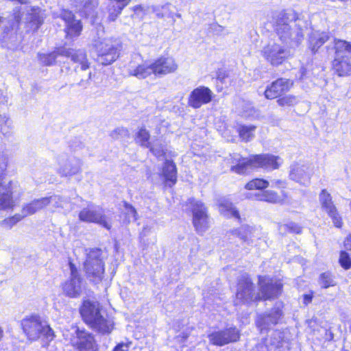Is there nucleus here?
<instances>
[{
	"instance_id": "nucleus-42",
	"label": "nucleus",
	"mask_w": 351,
	"mask_h": 351,
	"mask_svg": "<svg viewBox=\"0 0 351 351\" xmlns=\"http://www.w3.org/2000/svg\"><path fill=\"white\" fill-rule=\"evenodd\" d=\"M193 223L196 231L199 234H202L209 228V217L207 216L198 219L196 218V219H193Z\"/></svg>"
},
{
	"instance_id": "nucleus-63",
	"label": "nucleus",
	"mask_w": 351,
	"mask_h": 351,
	"mask_svg": "<svg viewBox=\"0 0 351 351\" xmlns=\"http://www.w3.org/2000/svg\"><path fill=\"white\" fill-rule=\"evenodd\" d=\"M162 12L166 14L165 17L172 19L173 22H175V19H173L174 14L169 9V10H162Z\"/></svg>"
},
{
	"instance_id": "nucleus-58",
	"label": "nucleus",
	"mask_w": 351,
	"mask_h": 351,
	"mask_svg": "<svg viewBox=\"0 0 351 351\" xmlns=\"http://www.w3.org/2000/svg\"><path fill=\"white\" fill-rule=\"evenodd\" d=\"M113 351H128V346L125 343H119L115 346Z\"/></svg>"
},
{
	"instance_id": "nucleus-40",
	"label": "nucleus",
	"mask_w": 351,
	"mask_h": 351,
	"mask_svg": "<svg viewBox=\"0 0 351 351\" xmlns=\"http://www.w3.org/2000/svg\"><path fill=\"white\" fill-rule=\"evenodd\" d=\"M150 134L149 132L144 128H141L136 133L135 141L136 143L141 146L148 148L150 147L151 143L149 140Z\"/></svg>"
},
{
	"instance_id": "nucleus-44",
	"label": "nucleus",
	"mask_w": 351,
	"mask_h": 351,
	"mask_svg": "<svg viewBox=\"0 0 351 351\" xmlns=\"http://www.w3.org/2000/svg\"><path fill=\"white\" fill-rule=\"evenodd\" d=\"M148 148L149 149V151L158 158L164 156L167 151L166 145L159 142L155 143L153 145L151 144L150 147Z\"/></svg>"
},
{
	"instance_id": "nucleus-38",
	"label": "nucleus",
	"mask_w": 351,
	"mask_h": 351,
	"mask_svg": "<svg viewBox=\"0 0 351 351\" xmlns=\"http://www.w3.org/2000/svg\"><path fill=\"white\" fill-rule=\"evenodd\" d=\"M254 199L258 201H264L272 204H277L281 201L280 197L275 191L267 190L262 193H256L253 195Z\"/></svg>"
},
{
	"instance_id": "nucleus-34",
	"label": "nucleus",
	"mask_w": 351,
	"mask_h": 351,
	"mask_svg": "<svg viewBox=\"0 0 351 351\" xmlns=\"http://www.w3.org/2000/svg\"><path fill=\"white\" fill-rule=\"evenodd\" d=\"M329 38L328 35L325 32H313L309 37V48L314 53L323 45Z\"/></svg>"
},
{
	"instance_id": "nucleus-9",
	"label": "nucleus",
	"mask_w": 351,
	"mask_h": 351,
	"mask_svg": "<svg viewBox=\"0 0 351 351\" xmlns=\"http://www.w3.org/2000/svg\"><path fill=\"white\" fill-rule=\"evenodd\" d=\"M260 294L255 293V287L249 277L246 274L242 275L237 285L235 304H248L260 300Z\"/></svg>"
},
{
	"instance_id": "nucleus-60",
	"label": "nucleus",
	"mask_w": 351,
	"mask_h": 351,
	"mask_svg": "<svg viewBox=\"0 0 351 351\" xmlns=\"http://www.w3.org/2000/svg\"><path fill=\"white\" fill-rule=\"evenodd\" d=\"M344 246L348 250L351 251V234L348 236L344 241Z\"/></svg>"
},
{
	"instance_id": "nucleus-17",
	"label": "nucleus",
	"mask_w": 351,
	"mask_h": 351,
	"mask_svg": "<svg viewBox=\"0 0 351 351\" xmlns=\"http://www.w3.org/2000/svg\"><path fill=\"white\" fill-rule=\"evenodd\" d=\"M260 300H271L277 298L282 291L280 282L269 278H260Z\"/></svg>"
},
{
	"instance_id": "nucleus-28",
	"label": "nucleus",
	"mask_w": 351,
	"mask_h": 351,
	"mask_svg": "<svg viewBox=\"0 0 351 351\" xmlns=\"http://www.w3.org/2000/svg\"><path fill=\"white\" fill-rule=\"evenodd\" d=\"M351 58H334L332 68L340 77L348 76L351 74Z\"/></svg>"
},
{
	"instance_id": "nucleus-30",
	"label": "nucleus",
	"mask_w": 351,
	"mask_h": 351,
	"mask_svg": "<svg viewBox=\"0 0 351 351\" xmlns=\"http://www.w3.org/2000/svg\"><path fill=\"white\" fill-rule=\"evenodd\" d=\"M62 50H64V47L57 48L49 53H40L38 55L39 60L46 66H52L58 62H61L60 58L64 57Z\"/></svg>"
},
{
	"instance_id": "nucleus-43",
	"label": "nucleus",
	"mask_w": 351,
	"mask_h": 351,
	"mask_svg": "<svg viewBox=\"0 0 351 351\" xmlns=\"http://www.w3.org/2000/svg\"><path fill=\"white\" fill-rule=\"evenodd\" d=\"M332 275L329 272L322 273L319 276V285L322 288L327 289L335 285Z\"/></svg>"
},
{
	"instance_id": "nucleus-32",
	"label": "nucleus",
	"mask_w": 351,
	"mask_h": 351,
	"mask_svg": "<svg viewBox=\"0 0 351 351\" xmlns=\"http://www.w3.org/2000/svg\"><path fill=\"white\" fill-rule=\"evenodd\" d=\"M39 8H28L27 10V14H22L21 16L17 14L15 16V19L17 22H20L23 20H25L27 23H32L33 25H36V27H38L43 23L39 14H38Z\"/></svg>"
},
{
	"instance_id": "nucleus-53",
	"label": "nucleus",
	"mask_w": 351,
	"mask_h": 351,
	"mask_svg": "<svg viewBox=\"0 0 351 351\" xmlns=\"http://www.w3.org/2000/svg\"><path fill=\"white\" fill-rule=\"evenodd\" d=\"M92 77V73L89 71L88 73L87 79H82L77 85L80 87L87 88L90 85V80Z\"/></svg>"
},
{
	"instance_id": "nucleus-4",
	"label": "nucleus",
	"mask_w": 351,
	"mask_h": 351,
	"mask_svg": "<svg viewBox=\"0 0 351 351\" xmlns=\"http://www.w3.org/2000/svg\"><path fill=\"white\" fill-rule=\"evenodd\" d=\"M101 256L102 251L100 249H90L86 254V258L84 263L87 279L95 284L101 282L104 278V263Z\"/></svg>"
},
{
	"instance_id": "nucleus-15",
	"label": "nucleus",
	"mask_w": 351,
	"mask_h": 351,
	"mask_svg": "<svg viewBox=\"0 0 351 351\" xmlns=\"http://www.w3.org/2000/svg\"><path fill=\"white\" fill-rule=\"evenodd\" d=\"M319 199L322 209L332 219L334 225L337 228L341 227V217L333 203L330 194L326 189H323L319 194Z\"/></svg>"
},
{
	"instance_id": "nucleus-46",
	"label": "nucleus",
	"mask_w": 351,
	"mask_h": 351,
	"mask_svg": "<svg viewBox=\"0 0 351 351\" xmlns=\"http://www.w3.org/2000/svg\"><path fill=\"white\" fill-rule=\"evenodd\" d=\"M125 208V215L126 221L130 223L131 221H135L137 219V213L136 209L128 203H124Z\"/></svg>"
},
{
	"instance_id": "nucleus-27",
	"label": "nucleus",
	"mask_w": 351,
	"mask_h": 351,
	"mask_svg": "<svg viewBox=\"0 0 351 351\" xmlns=\"http://www.w3.org/2000/svg\"><path fill=\"white\" fill-rule=\"evenodd\" d=\"M162 175L165 179L167 184L170 187L177 182V169L172 160H166L162 167Z\"/></svg>"
},
{
	"instance_id": "nucleus-1",
	"label": "nucleus",
	"mask_w": 351,
	"mask_h": 351,
	"mask_svg": "<svg viewBox=\"0 0 351 351\" xmlns=\"http://www.w3.org/2000/svg\"><path fill=\"white\" fill-rule=\"evenodd\" d=\"M298 14L293 10L281 12L276 16L275 30L280 40L288 47L298 46L303 38Z\"/></svg>"
},
{
	"instance_id": "nucleus-49",
	"label": "nucleus",
	"mask_w": 351,
	"mask_h": 351,
	"mask_svg": "<svg viewBox=\"0 0 351 351\" xmlns=\"http://www.w3.org/2000/svg\"><path fill=\"white\" fill-rule=\"evenodd\" d=\"M339 262L340 265L345 269H348L351 267V258L349 254L346 251L341 252Z\"/></svg>"
},
{
	"instance_id": "nucleus-36",
	"label": "nucleus",
	"mask_w": 351,
	"mask_h": 351,
	"mask_svg": "<svg viewBox=\"0 0 351 351\" xmlns=\"http://www.w3.org/2000/svg\"><path fill=\"white\" fill-rule=\"evenodd\" d=\"M284 342V336L278 330L273 331L269 337L265 340L266 346L270 350L282 347Z\"/></svg>"
},
{
	"instance_id": "nucleus-29",
	"label": "nucleus",
	"mask_w": 351,
	"mask_h": 351,
	"mask_svg": "<svg viewBox=\"0 0 351 351\" xmlns=\"http://www.w3.org/2000/svg\"><path fill=\"white\" fill-rule=\"evenodd\" d=\"M306 169L305 166L295 165L291 168L290 178L303 185H308L310 183V176Z\"/></svg>"
},
{
	"instance_id": "nucleus-14",
	"label": "nucleus",
	"mask_w": 351,
	"mask_h": 351,
	"mask_svg": "<svg viewBox=\"0 0 351 351\" xmlns=\"http://www.w3.org/2000/svg\"><path fill=\"white\" fill-rule=\"evenodd\" d=\"M59 17L64 22V32L68 38L78 37L82 31L83 25L80 20L77 19L73 13L68 10H62Z\"/></svg>"
},
{
	"instance_id": "nucleus-11",
	"label": "nucleus",
	"mask_w": 351,
	"mask_h": 351,
	"mask_svg": "<svg viewBox=\"0 0 351 351\" xmlns=\"http://www.w3.org/2000/svg\"><path fill=\"white\" fill-rule=\"evenodd\" d=\"M130 76H134L139 80L145 79L153 74L152 63L144 62L140 54H134L127 66Z\"/></svg>"
},
{
	"instance_id": "nucleus-55",
	"label": "nucleus",
	"mask_w": 351,
	"mask_h": 351,
	"mask_svg": "<svg viewBox=\"0 0 351 351\" xmlns=\"http://www.w3.org/2000/svg\"><path fill=\"white\" fill-rule=\"evenodd\" d=\"M289 232H294L296 234H300L302 232V228L297 223L293 222H290L288 223Z\"/></svg>"
},
{
	"instance_id": "nucleus-22",
	"label": "nucleus",
	"mask_w": 351,
	"mask_h": 351,
	"mask_svg": "<svg viewBox=\"0 0 351 351\" xmlns=\"http://www.w3.org/2000/svg\"><path fill=\"white\" fill-rule=\"evenodd\" d=\"M280 158L271 154H258L252 156L251 169L254 168H265L270 169H278L280 163Z\"/></svg>"
},
{
	"instance_id": "nucleus-45",
	"label": "nucleus",
	"mask_w": 351,
	"mask_h": 351,
	"mask_svg": "<svg viewBox=\"0 0 351 351\" xmlns=\"http://www.w3.org/2000/svg\"><path fill=\"white\" fill-rule=\"evenodd\" d=\"M23 218H24V217H23V215H22L21 213H19V214H16V215H14L12 217H9V218L5 219L4 220L0 221V226H1L2 227H3L5 228L10 229L17 222H19V221H21Z\"/></svg>"
},
{
	"instance_id": "nucleus-16",
	"label": "nucleus",
	"mask_w": 351,
	"mask_h": 351,
	"mask_svg": "<svg viewBox=\"0 0 351 351\" xmlns=\"http://www.w3.org/2000/svg\"><path fill=\"white\" fill-rule=\"evenodd\" d=\"M153 74L156 77H163L175 73L178 65L172 57H160L152 63Z\"/></svg>"
},
{
	"instance_id": "nucleus-50",
	"label": "nucleus",
	"mask_w": 351,
	"mask_h": 351,
	"mask_svg": "<svg viewBox=\"0 0 351 351\" xmlns=\"http://www.w3.org/2000/svg\"><path fill=\"white\" fill-rule=\"evenodd\" d=\"M98 5L97 0H88L84 4V12L87 15H90Z\"/></svg>"
},
{
	"instance_id": "nucleus-20",
	"label": "nucleus",
	"mask_w": 351,
	"mask_h": 351,
	"mask_svg": "<svg viewBox=\"0 0 351 351\" xmlns=\"http://www.w3.org/2000/svg\"><path fill=\"white\" fill-rule=\"evenodd\" d=\"M212 97L213 93L208 88L199 86L191 93L189 98V105L193 108H199L202 105L209 103Z\"/></svg>"
},
{
	"instance_id": "nucleus-7",
	"label": "nucleus",
	"mask_w": 351,
	"mask_h": 351,
	"mask_svg": "<svg viewBox=\"0 0 351 351\" xmlns=\"http://www.w3.org/2000/svg\"><path fill=\"white\" fill-rule=\"evenodd\" d=\"M57 173L62 177H71L82 171V161L66 153H60L56 156Z\"/></svg>"
},
{
	"instance_id": "nucleus-59",
	"label": "nucleus",
	"mask_w": 351,
	"mask_h": 351,
	"mask_svg": "<svg viewBox=\"0 0 351 351\" xmlns=\"http://www.w3.org/2000/svg\"><path fill=\"white\" fill-rule=\"evenodd\" d=\"M278 231L280 234H285L289 232L288 223L287 224H279Z\"/></svg>"
},
{
	"instance_id": "nucleus-25",
	"label": "nucleus",
	"mask_w": 351,
	"mask_h": 351,
	"mask_svg": "<svg viewBox=\"0 0 351 351\" xmlns=\"http://www.w3.org/2000/svg\"><path fill=\"white\" fill-rule=\"evenodd\" d=\"M233 235H236L240 238L243 242L250 244L252 243L255 238L259 236V230L254 227L247 225L242 226L238 229L231 231Z\"/></svg>"
},
{
	"instance_id": "nucleus-33",
	"label": "nucleus",
	"mask_w": 351,
	"mask_h": 351,
	"mask_svg": "<svg viewBox=\"0 0 351 351\" xmlns=\"http://www.w3.org/2000/svg\"><path fill=\"white\" fill-rule=\"evenodd\" d=\"M46 206H50L52 209L62 208L69 210L70 201L67 198H63L58 195H53L49 197H45Z\"/></svg>"
},
{
	"instance_id": "nucleus-8",
	"label": "nucleus",
	"mask_w": 351,
	"mask_h": 351,
	"mask_svg": "<svg viewBox=\"0 0 351 351\" xmlns=\"http://www.w3.org/2000/svg\"><path fill=\"white\" fill-rule=\"evenodd\" d=\"M6 168L7 160L2 157L0 158V210H3L12 208L14 205L12 182L4 177Z\"/></svg>"
},
{
	"instance_id": "nucleus-64",
	"label": "nucleus",
	"mask_w": 351,
	"mask_h": 351,
	"mask_svg": "<svg viewBox=\"0 0 351 351\" xmlns=\"http://www.w3.org/2000/svg\"><path fill=\"white\" fill-rule=\"evenodd\" d=\"M313 296L311 295L306 294L304 295V304L306 305L311 302Z\"/></svg>"
},
{
	"instance_id": "nucleus-26",
	"label": "nucleus",
	"mask_w": 351,
	"mask_h": 351,
	"mask_svg": "<svg viewBox=\"0 0 351 351\" xmlns=\"http://www.w3.org/2000/svg\"><path fill=\"white\" fill-rule=\"evenodd\" d=\"M334 58H351V43L340 39H335L333 47Z\"/></svg>"
},
{
	"instance_id": "nucleus-52",
	"label": "nucleus",
	"mask_w": 351,
	"mask_h": 351,
	"mask_svg": "<svg viewBox=\"0 0 351 351\" xmlns=\"http://www.w3.org/2000/svg\"><path fill=\"white\" fill-rule=\"evenodd\" d=\"M224 31V27L217 23H212L209 25L208 32L213 34L221 35Z\"/></svg>"
},
{
	"instance_id": "nucleus-48",
	"label": "nucleus",
	"mask_w": 351,
	"mask_h": 351,
	"mask_svg": "<svg viewBox=\"0 0 351 351\" xmlns=\"http://www.w3.org/2000/svg\"><path fill=\"white\" fill-rule=\"evenodd\" d=\"M277 103L279 106H293L298 103V99L293 95H285L282 97H280L277 100Z\"/></svg>"
},
{
	"instance_id": "nucleus-51",
	"label": "nucleus",
	"mask_w": 351,
	"mask_h": 351,
	"mask_svg": "<svg viewBox=\"0 0 351 351\" xmlns=\"http://www.w3.org/2000/svg\"><path fill=\"white\" fill-rule=\"evenodd\" d=\"M162 10H169V4L167 3L163 5L154 6L152 8L153 12L156 14V16L160 19L164 18L166 14L162 12Z\"/></svg>"
},
{
	"instance_id": "nucleus-57",
	"label": "nucleus",
	"mask_w": 351,
	"mask_h": 351,
	"mask_svg": "<svg viewBox=\"0 0 351 351\" xmlns=\"http://www.w3.org/2000/svg\"><path fill=\"white\" fill-rule=\"evenodd\" d=\"M131 0H114L117 5H119V10H123Z\"/></svg>"
},
{
	"instance_id": "nucleus-41",
	"label": "nucleus",
	"mask_w": 351,
	"mask_h": 351,
	"mask_svg": "<svg viewBox=\"0 0 351 351\" xmlns=\"http://www.w3.org/2000/svg\"><path fill=\"white\" fill-rule=\"evenodd\" d=\"M269 182L264 179L256 178L245 184V188L247 190H262L267 188Z\"/></svg>"
},
{
	"instance_id": "nucleus-56",
	"label": "nucleus",
	"mask_w": 351,
	"mask_h": 351,
	"mask_svg": "<svg viewBox=\"0 0 351 351\" xmlns=\"http://www.w3.org/2000/svg\"><path fill=\"white\" fill-rule=\"evenodd\" d=\"M228 78V76L226 75L225 72L222 71H219L217 73V80L219 81L221 84H227L226 79Z\"/></svg>"
},
{
	"instance_id": "nucleus-31",
	"label": "nucleus",
	"mask_w": 351,
	"mask_h": 351,
	"mask_svg": "<svg viewBox=\"0 0 351 351\" xmlns=\"http://www.w3.org/2000/svg\"><path fill=\"white\" fill-rule=\"evenodd\" d=\"M46 202L47 200H45V197L36 199L30 203L25 204L22 208L21 213L24 217L32 215L47 207Z\"/></svg>"
},
{
	"instance_id": "nucleus-35",
	"label": "nucleus",
	"mask_w": 351,
	"mask_h": 351,
	"mask_svg": "<svg viewBox=\"0 0 351 351\" xmlns=\"http://www.w3.org/2000/svg\"><path fill=\"white\" fill-rule=\"evenodd\" d=\"M189 204L191 206L193 219H196V217L198 219L208 216L207 208L201 201L193 198L189 199Z\"/></svg>"
},
{
	"instance_id": "nucleus-6",
	"label": "nucleus",
	"mask_w": 351,
	"mask_h": 351,
	"mask_svg": "<svg viewBox=\"0 0 351 351\" xmlns=\"http://www.w3.org/2000/svg\"><path fill=\"white\" fill-rule=\"evenodd\" d=\"M94 47L97 53V61L103 65L111 64L119 56V44L111 39L95 40Z\"/></svg>"
},
{
	"instance_id": "nucleus-10",
	"label": "nucleus",
	"mask_w": 351,
	"mask_h": 351,
	"mask_svg": "<svg viewBox=\"0 0 351 351\" xmlns=\"http://www.w3.org/2000/svg\"><path fill=\"white\" fill-rule=\"evenodd\" d=\"M73 330L70 343L73 347L78 351H97V345L92 334L77 327H73Z\"/></svg>"
},
{
	"instance_id": "nucleus-47",
	"label": "nucleus",
	"mask_w": 351,
	"mask_h": 351,
	"mask_svg": "<svg viewBox=\"0 0 351 351\" xmlns=\"http://www.w3.org/2000/svg\"><path fill=\"white\" fill-rule=\"evenodd\" d=\"M110 136L114 140L128 138L130 136L128 130L123 127L117 128L111 131Z\"/></svg>"
},
{
	"instance_id": "nucleus-23",
	"label": "nucleus",
	"mask_w": 351,
	"mask_h": 351,
	"mask_svg": "<svg viewBox=\"0 0 351 351\" xmlns=\"http://www.w3.org/2000/svg\"><path fill=\"white\" fill-rule=\"evenodd\" d=\"M291 84L289 80L279 78L267 87L264 93L265 97L268 99L277 98L288 91Z\"/></svg>"
},
{
	"instance_id": "nucleus-24",
	"label": "nucleus",
	"mask_w": 351,
	"mask_h": 351,
	"mask_svg": "<svg viewBox=\"0 0 351 351\" xmlns=\"http://www.w3.org/2000/svg\"><path fill=\"white\" fill-rule=\"evenodd\" d=\"M230 163L232 164L230 170L238 174L246 173L251 169L252 156L249 158H243L239 154L230 155Z\"/></svg>"
},
{
	"instance_id": "nucleus-21",
	"label": "nucleus",
	"mask_w": 351,
	"mask_h": 351,
	"mask_svg": "<svg viewBox=\"0 0 351 351\" xmlns=\"http://www.w3.org/2000/svg\"><path fill=\"white\" fill-rule=\"evenodd\" d=\"M282 316V311L280 307H274L268 312L258 315L256 324L261 332L278 324Z\"/></svg>"
},
{
	"instance_id": "nucleus-54",
	"label": "nucleus",
	"mask_w": 351,
	"mask_h": 351,
	"mask_svg": "<svg viewBox=\"0 0 351 351\" xmlns=\"http://www.w3.org/2000/svg\"><path fill=\"white\" fill-rule=\"evenodd\" d=\"M114 12L110 13L108 19L111 21H115L117 16L121 14L122 10H119V5H113Z\"/></svg>"
},
{
	"instance_id": "nucleus-37",
	"label": "nucleus",
	"mask_w": 351,
	"mask_h": 351,
	"mask_svg": "<svg viewBox=\"0 0 351 351\" xmlns=\"http://www.w3.org/2000/svg\"><path fill=\"white\" fill-rule=\"evenodd\" d=\"M219 212L226 217H233L240 219V215L238 210L234 206L232 203L228 201H223L219 205Z\"/></svg>"
},
{
	"instance_id": "nucleus-62",
	"label": "nucleus",
	"mask_w": 351,
	"mask_h": 351,
	"mask_svg": "<svg viewBox=\"0 0 351 351\" xmlns=\"http://www.w3.org/2000/svg\"><path fill=\"white\" fill-rule=\"evenodd\" d=\"M149 232L150 228H149L148 226L143 227V229L140 234L141 238L143 239V237L147 236Z\"/></svg>"
},
{
	"instance_id": "nucleus-3",
	"label": "nucleus",
	"mask_w": 351,
	"mask_h": 351,
	"mask_svg": "<svg viewBox=\"0 0 351 351\" xmlns=\"http://www.w3.org/2000/svg\"><path fill=\"white\" fill-rule=\"evenodd\" d=\"M23 332L29 340L35 341L41 337L52 339L53 332L47 322L40 315L33 314L21 321Z\"/></svg>"
},
{
	"instance_id": "nucleus-19",
	"label": "nucleus",
	"mask_w": 351,
	"mask_h": 351,
	"mask_svg": "<svg viewBox=\"0 0 351 351\" xmlns=\"http://www.w3.org/2000/svg\"><path fill=\"white\" fill-rule=\"evenodd\" d=\"M62 53H64V57L70 58L71 61L77 64L74 69L76 73L79 71V69L82 71H85L89 69L90 63L84 50L64 47V50H62Z\"/></svg>"
},
{
	"instance_id": "nucleus-39",
	"label": "nucleus",
	"mask_w": 351,
	"mask_h": 351,
	"mask_svg": "<svg viewBox=\"0 0 351 351\" xmlns=\"http://www.w3.org/2000/svg\"><path fill=\"white\" fill-rule=\"evenodd\" d=\"M256 127L253 125H240L237 128L240 138L245 142L252 141L254 138V132Z\"/></svg>"
},
{
	"instance_id": "nucleus-18",
	"label": "nucleus",
	"mask_w": 351,
	"mask_h": 351,
	"mask_svg": "<svg viewBox=\"0 0 351 351\" xmlns=\"http://www.w3.org/2000/svg\"><path fill=\"white\" fill-rule=\"evenodd\" d=\"M239 338V333L236 328H229L223 330L214 332L208 335L210 341L216 346H222L235 342Z\"/></svg>"
},
{
	"instance_id": "nucleus-2",
	"label": "nucleus",
	"mask_w": 351,
	"mask_h": 351,
	"mask_svg": "<svg viewBox=\"0 0 351 351\" xmlns=\"http://www.w3.org/2000/svg\"><path fill=\"white\" fill-rule=\"evenodd\" d=\"M100 310L98 302L86 300L80 308V314L94 330L103 335L109 334L113 329L114 323L107 316L102 315Z\"/></svg>"
},
{
	"instance_id": "nucleus-5",
	"label": "nucleus",
	"mask_w": 351,
	"mask_h": 351,
	"mask_svg": "<svg viewBox=\"0 0 351 351\" xmlns=\"http://www.w3.org/2000/svg\"><path fill=\"white\" fill-rule=\"evenodd\" d=\"M69 277L62 285L63 293L70 298H80L84 289L85 283L77 266L69 259Z\"/></svg>"
},
{
	"instance_id": "nucleus-12",
	"label": "nucleus",
	"mask_w": 351,
	"mask_h": 351,
	"mask_svg": "<svg viewBox=\"0 0 351 351\" xmlns=\"http://www.w3.org/2000/svg\"><path fill=\"white\" fill-rule=\"evenodd\" d=\"M79 219L86 223H95L99 224L109 230L111 226L106 220L103 210L93 204L88 205L79 213Z\"/></svg>"
},
{
	"instance_id": "nucleus-13",
	"label": "nucleus",
	"mask_w": 351,
	"mask_h": 351,
	"mask_svg": "<svg viewBox=\"0 0 351 351\" xmlns=\"http://www.w3.org/2000/svg\"><path fill=\"white\" fill-rule=\"evenodd\" d=\"M289 53L287 47L276 43H269L262 50L263 57L274 66L282 64Z\"/></svg>"
},
{
	"instance_id": "nucleus-61",
	"label": "nucleus",
	"mask_w": 351,
	"mask_h": 351,
	"mask_svg": "<svg viewBox=\"0 0 351 351\" xmlns=\"http://www.w3.org/2000/svg\"><path fill=\"white\" fill-rule=\"evenodd\" d=\"M300 78L301 80H303V79H304V78H306V77H309V76H308V72H307V69H306V68H304V67H302V68L300 69Z\"/></svg>"
}]
</instances>
